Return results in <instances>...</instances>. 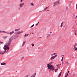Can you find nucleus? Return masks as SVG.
Here are the masks:
<instances>
[{
    "mask_svg": "<svg viewBox=\"0 0 77 77\" xmlns=\"http://www.w3.org/2000/svg\"><path fill=\"white\" fill-rule=\"evenodd\" d=\"M13 39V38H12V37L11 38L9 39L8 41L7 42V45H5L4 46V47L3 48L5 50V52H8V50H9V47L8 46L11 43V42H12Z\"/></svg>",
    "mask_w": 77,
    "mask_h": 77,
    "instance_id": "1",
    "label": "nucleus"
},
{
    "mask_svg": "<svg viewBox=\"0 0 77 77\" xmlns=\"http://www.w3.org/2000/svg\"><path fill=\"white\" fill-rule=\"evenodd\" d=\"M51 63H49L47 64V67L49 69H50V70H52V71H53L54 70V68L53 67V65H51Z\"/></svg>",
    "mask_w": 77,
    "mask_h": 77,
    "instance_id": "2",
    "label": "nucleus"
},
{
    "mask_svg": "<svg viewBox=\"0 0 77 77\" xmlns=\"http://www.w3.org/2000/svg\"><path fill=\"white\" fill-rule=\"evenodd\" d=\"M59 0H58L57 1L55 2L54 3H53L54 6H56L57 5L59 4Z\"/></svg>",
    "mask_w": 77,
    "mask_h": 77,
    "instance_id": "3",
    "label": "nucleus"
},
{
    "mask_svg": "<svg viewBox=\"0 0 77 77\" xmlns=\"http://www.w3.org/2000/svg\"><path fill=\"white\" fill-rule=\"evenodd\" d=\"M24 5V3L23 2H21L20 3L19 5V7L20 8H21Z\"/></svg>",
    "mask_w": 77,
    "mask_h": 77,
    "instance_id": "4",
    "label": "nucleus"
},
{
    "mask_svg": "<svg viewBox=\"0 0 77 77\" xmlns=\"http://www.w3.org/2000/svg\"><path fill=\"white\" fill-rule=\"evenodd\" d=\"M76 46H77V43H75L74 45V48H73V50H76V51L77 50V48H76Z\"/></svg>",
    "mask_w": 77,
    "mask_h": 77,
    "instance_id": "5",
    "label": "nucleus"
},
{
    "mask_svg": "<svg viewBox=\"0 0 77 77\" xmlns=\"http://www.w3.org/2000/svg\"><path fill=\"white\" fill-rule=\"evenodd\" d=\"M5 53V51H3L2 50H0V55H3Z\"/></svg>",
    "mask_w": 77,
    "mask_h": 77,
    "instance_id": "6",
    "label": "nucleus"
},
{
    "mask_svg": "<svg viewBox=\"0 0 77 77\" xmlns=\"http://www.w3.org/2000/svg\"><path fill=\"white\" fill-rule=\"evenodd\" d=\"M23 31L19 32H16L15 33V34H16V35H19V34H20V33H23Z\"/></svg>",
    "mask_w": 77,
    "mask_h": 77,
    "instance_id": "7",
    "label": "nucleus"
},
{
    "mask_svg": "<svg viewBox=\"0 0 77 77\" xmlns=\"http://www.w3.org/2000/svg\"><path fill=\"white\" fill-rule=\"evenodd\" d=\"M57 56V55H56L55 56H52L51 57V60H53V59H54L55 57H56Z\"/></svg>",
    "mask_w": 77,
    "mask_h": 77,
    "instance_id": "8",
    "label": "nucleus"
},
{
    "mask_svg": "<svg viewBox=\"0 0 77 77\" xmlns=\"http://www.w3.org/2000/svg\"><path fill=\"white\" fill-rule=\"evenodd\" d=\"M0 33H9L8 32H6L5 31H2L0 30Z\"/></svg>",
    "mask_w": 77,
    "mask_h": 77,
    "instance_id": "9",
    "label": "nucleus"
},
{
    "mask_svg": "<svg viewBox=\"0 0 77 77\" xmlns=\"http://www.w3.org/2000/svg\"><path fill=\"white\" fill-rule=\"evenodd\" d=\"M14 31H13L12 32H10V33L8 32L9 33H7L8 34H10V35H11L13 34V33H14Z\"/></svg>",
    "mask_w": 77,
    "mask_h": 77,
    "instance_id": "10",
    "label": "nucleus"
},
{
    "mask_svg": "<svg viewBox=\"0 0 77 77\" xmlns=\"http://www.w3.org/2000/svg\"><path fill=\"white\" fill-rule=\"evenodd\" d=\"M1 65H6V63H1Z\"/></svg>",
    "mask_w": 77,
    "mask_h": 77,
    "instance_id": "11",
    "label": "nucleus"
},
{
    "mask_svg": "<svg viewBox=\"0 0 77 77\" xmlns=\"http://www.w3.org/2000/svg\"><path fill=\"white\" fill-rule=\"evenodd\" d=\"M20 30V29H15V32H18V31H19Z\"/></svg>",
    "mask_w": 77,
    "mask_h": 77,
    "instance_id": "12",
    "label": "nucleus"
},
{
    "mask_svg": "<svg viewBox=\"0 0 77 77\" xmlns=\"http://www.w3.org/2000/svg\"><path fill=\"white\" fill-rule=\"evenodd\" d=\"M8 38V36H4L3 37V38L4 39H7Z\"/></svg>",
    "mask_w": 77,
    "mask_h": 77,
    "instance_id": "13",
    "label": "nucleus"
},
{
    "mask_svg": "<svg viewBox=\"0 0 77 77\" xmlns=\"http://www.w3.org/2000/svg\"><path fill=\"white\" fill-rule=\"evenodd\" d=\"M62 70H61V71L60 72L59 74V75L58 76V77H60V75H61V74H62Z\"/></svg>",
    "mask_w": 77,
    "mask_h": 77,
    "instance_id": "14",
    "label": "nucleus"
},
{
    "mask_svg": "<svg viewBox=\"0 0 77 77\" xmlns=\"http://www.w3.org/2000/svg\"><path fill=\"white\" fill-rule=\"evenodd\" d=\"M36 73H35L34 74L32 75L31 76V77H35V76H36Z\"/></svg>",
    "mask_w": 77,
    "mask_h": 77,
    "instance_id": "15",
    "label": "nucleus"
},
{
    "mask_svg": "<svg viewBox=\"0 0 77 77\" xmlns=\"http://www.w3.org/2000/svg\"><path fill=\"white\" fill-rule=\"evenodd\" d=\"M63 22H62V23H61V24L60 26L61 27H63Z\"/></svg>",
    "mask_w": 77,
    "mask_h": 77,
    "instance_id": "16",
    "label": "nucleus"
},
{
    "mask_svg": "<svg viewBox=\"0 0 77 77\" xmlns=\"http://www.w3.org/2000/svg\"><path fill=\"white\" fill-rule=\"evenodd\" d=\"M51 36V35L49 34H47V38H48L49 36Z\"/></svg>",
    "mask_w": 77,
    "mask_h": 77,
    "instance_id": "17",
    "label": "nucleus"
},
{
    "mask_svg": "<svg viewBox=\"0 0 77 77\" xmlns=\"http://www.w3.org/2000/svg\"><path fill=\"white\" fill-rule=\"evenodd\" d=\"M56 54H57V53H54L53 54H51V56H54V55H55Z\"/></svg>",
    "mask_w": 77,
    "mask_h": 77,
    "instance_id": "18",
    "label": "nucleus"
},
{
    "mask_svg": "<svg viewBox=\"0 0 77 77\" xmlns=\"http://www.w3.org/2000/svg\"><path fill=\"white\" fill-rule=\"evenodd\" d=\"M62 56H63V57H62V59L61 60V61H63V57H64V55H62Z\"/></svg>",
    "mask_w": 77,
    "mask_h": 77,
    "instance_id": "19",
    "label": "nucleus"
},
{
    "mask_svg": "<svg viewBox=\"0 0 77 77\" xmlns=\"http://www.w3.org/2000/svg\"><path fill=\"white\" fill-rule=\"evenodd\" d=\"M48 8H49V7H47L46 8H44V10L45 11V10H46V9H47Z\"/></svg>",
    "mask_w": 77,
    "mask_h": 77,
    "instance_id": "20",
    "label": "nucleus"
},
{
    "mask_svg": "<svg viewBox=\"0 0 77 77\" xmlns=\"http://www.w3.org/2000/svg\"><path fill=\"white\" fill-rule=\"evenodd\" d=\"M65 64H66V65H68V64H69V63H68V62L66 61V62Z\"/></svg>",
    "mask_w": 77,
    "mask_h": 77,
    "instance_id": "21",
    "label": "nucleus"
},
{
    "mask_svg": "<svg viewBox=\"0 0 77 77\" xmlns=\"http://www.w3.org/2000/svg\"><path fill=\"white\" fill-rule=\"evenodd\" d=\"M26 43V42H23V46H24L25 45V44Z\"/></svg>",
    "mask_w": 77,
    "mask_h": 77,
    "instance_id": "22",
    "label": "nucleus"
},
{
    "mask_svg": "<svg viewBox=\"0 0 77 77\" xmlns=\"http://www.w3.org/2000/svg\"><path fill=\"white\" fill-rule=\"evenodd\" d=\"M74 32H75V35H77L76 32H75V31H74Z\"/></svg>",
    "mask_w": 77,
    "mask_h": 77,
    "instance_id": "23",
    "label": "nucleus"
},
{
    "mask_svg": "<svg viewBox=\"0 0 77 77\" xmlns=\"http://www.w3.org/2000/svg\"><path fill=\"white\" fill-rule=\"evenodd\" d=\"M57 70H58V69H57H57L55 70V72H57Z\"/></svg>",
    "mask_w": 77,
    "mask_h": 77,
    "instance_id": "24",
    "label": "nucleus"
},
{
    "mask_svg": "<svg viewBox=\"0 0 77 77\" xmlns=\"http://www.w3.org/2000/svg\"><path fill=\"white\" fill-rule=\"evenodd\" d=\"M75 14H74L72 16L73 17H75Z\"/></svg>",
    "mask_w": 77,
    "mask_h": 77,
    "instance_id": "25",
    "label": "nucleus"
},
{
    "mask_svg": "<svg viewBox=\"0 0 77 77\" xmlns=\"http://www.w3.org/2000/svg\"><path fill=\"white\" fill-rule=\"evenodd\" d=\"M28 36V34H25L24 35V36L25 37H26V36Z\"/></svg>",
    "mask_w": 77,
    "mask_h": 77,
    "instance_id": "26",
    "label": "nucleus"
},
{
    "mask_svg": "<svg viewBox=\"0 0 77 77\" xmlns=\"http://www.w3.org/2000/svg\"><path fill=\"white\" fill-rule=\"evenodd\" d=\"M34 25L33 24L32 25V26H31L30 27L31 28H32V27H33V26H34Z\"/></svg>",
    "mask_w": 77,
    "mask_h": 77,
    "instance_id": "27",
    "label": "nucleus"
},
{
    "mask_svg": "<svg viewBox=\"0 0 77 77\" xmlns=\"http://www.w3.org/2000/svg\"><path fill=\"white\" fill-rule=\"evenodd\" d=\"M31 5H32V6H34V5L33 4V3H31L30 4Z\"/></svg>",
    "mask_w": 77,
    "mask_h": 77,
    "instance_id": "28",
    "label": "nucleus"
},
{
    "mask_svg": "<svg viewBox=\"0 0 77 77\" xmlns=\"http://www.w3.org/2000/svg\"><path fill=\"white\" fill-rule=\"evenodd\" d=\"M32 47H33L34 46V44L32 43Z\"/></svg>",
    "mask_w": 77,
    "mask_h": 77,
    "instance_id": "29",
    "label": "nucleus"
},
{
    "mask_svg": "<svg viewBox=\"0 0 77 77\" xmlns=\"http://www.w3.org/2000/svg\"><path fill=\"white\" fill-rule=\"evenodd\" d=\"M0 44H3V42L0 41Z\"/></svg>",
    "mask_w": 77,
    "mask_h": 77,
    "instance_id": "30",
    "label": "nucleus"
},
{
    "mask_svg": "<svg viewBox=\"0 0 77 77\" xmlns=\"http://www.w3.org/2000/svg\"><path fill=\"white\" fill-rule=\"evenodd\" d=\"M29 75H27L25 77H29Z\"/></svg>",
    "mask_w": 77,
    "mask_h": 77,
    "instance_id": "31",
    "label": "nucleus"
},
{
    "mask_svg": "<svg viewBox=\"0 0 77 77\" xmlns=\"http://www.w3.org/2000/svg\"><path fill=\"white\" fill-rule=\"evenodd\" d=\"M17 38H18V36H16L15 37V39H17Z\"/></svg>",
    "mask_w": 77,
    "mask_h": 77,
    "instance_id": "32",
    "label": "nucleus"
},
{
    "mask_svg": "<svg viewBox=\"0 0 77 77\" xmlns=\"http://www.w3.org/2000/svg\"><path fill=\"white\" fill-rule=\"evenodd\" d=\"M38 24H39V22H38L36 24V25L37 26V25H38Z\"/></svg>",
    "mask_w": 77,
    "mask_h": 77,
    "instance_id": "33",
    "label": "nucleus"
},
{
    "mask_svg": "<svg viewBox=\"0 0 77 77\" xmlns=\"http://www.w3.org/2000/svg\"><path fill=\"white\" fill-rule=\"evenodd\" d=\"M66 10H68V8L66 7Z\"/></svg>",
    "mask_w": 77,
    "mask_h": 77,
    "instance_id": "34",
    "label": "nucleus"
},
{
    "mask_svg": "<svg viewBox=\"0 0 77 77\" xmlns=\"http://www.w3.org/2000/svg\"><path fill=\"white\" fill-rule=\"evenodd\" d=\"M24 58V57H22V60H23V59Z\"/></svg>",
    "mask_w": 77,
    "mask_h": 77,
    "instance_id": "35",
    "label": "nucleus"
},
{
    "mask_svg": "<svg viewBox=\"0 0 77 77\" xmlns=\"http://www.w3.org/2000/svg\"><path fill=\"white\" fill-rule=\"evenodd\" d=\"M68 74H69V73L68 72L67 74L66 75H67L68 76Z\"/></svg>",
    "mask_w": 77,
    "mask_h": 77,
    "instance_id": "36",
    "label": "nucleus"
},
{
    "mask_svg": "<svg viewBox=\"0 0 77 77\" xmlns=\"http://www.w3.org/2000/svg\"><path fill=\"white\" fill-rule=\"evenodd\" d=\"M23 0H20V2H22Z\"/></svg>",
    "mask_w": 77,
    "mask_h": 77,
    "instance_id": "37",
    "label": "nucleus"
},
{
    "mask_svg": "<svg viewBox=\"0 0 77 77\" xmlns=\"http://www.w3.org/2000/svg\"><path fill=\"white\" fill-rule=\"evenodd\" d=\"M68 77V76L66 75V76H65V77Z\"/></svg>",
    "mask_w": 77,
    "mask_h": 77,
    "instance_id": "38",
    "label": "nucleus"
},
{
    "mask_svg": "<svg viewBox=\"0 0 77 77\" xmlns=\"http://www.w3.org/2000/svg\"><path fill=\"white\" fill-rule=\"evenodd\" d=\"M31 33H32V34H33V35H34V33H33V32H32Z\"/></svg>",
    "mask_w": 77,
    "mask_h": 77,
    "instance_id": "39",
    "label": "nucleus"
},
{
    "mask_svg": "<svg viewBox=\"0 0 77 77\" xmlns=\"http://www.w3.org/2000/svg\"><path fill=\"white\" fill-rule=\"evenodd\" d=\"M52 32H51L50 33V34H51V33H52Z\"/></svg>",
    "mask_w": 77,
    "mask_h": 77,
    "instance_id": "40",
    "label": "nucleus"
},
{
    "mask_svg": "<svg viewBox=\"0 0 77 77\" xmlns=\"http://www.w3.org/2000/svg\"><path fill=\"white\" fill-rule=\"evenodd\" d=\"M1 69H2L0 68V70H1Z\"/></svg>",
    "mask_w": 77,
    "mask_h": 77,
    "instance_id": "41",
    "label": "nucleus"
},
{
    "mask_svg": "<svg viewBox=\"0 0 77 77\" xmlns=\"http://www.w3.org/2000/svg\"><path fill=\"white\" fill-rule=\"evenodd\" d=\"M40 48H41L39 47V48H38V49H40Z\"/></svg>",
    "mask_w": 77,
    "mask_h": 77,
    "instance_id": "42",
    "label": "nucleus"
},
{
    "mask_svg": "<svg viewBox=\"0 0 77 77\" xmlns=\"http://www.w3.org/2000/svg\"><path fill=\"white\" fill-rule=\"evenodd\" d=\"M69 71H68V72H69Z\"/></svg>",
    "mask_w": 77,
    "mask_h": 77,
    "instance_id": "43",
    "label": "nucleus"
},
{
    "mask_svg": "<svg viewBox=\"0 0 77 77\" xmlns=\"http://www.w3.org/2000/svg\"><path fill=\"white\" fill-rule=\"evenodd\" d=\"M47 11H49V10H48Z\"/></svg>",
    "mask_w": 77,
    "mask_h": 77,
    "instance_id": "44",
    "label": "nucleus"
},
{
    "mask_svg": "<svg viewBox=\"0 0 77 77\" xmlns=\"http://www.w3.org/2000/svg\"><path fill=\"white\" fill-rule=\"evenodd\" d=\"M49 71H50V72L51 71V70H50Z\"/></svg>",
    "mask_w": 77,
    "mask_h": 77,
    "instance_id": "45",
    "label": "nucleus"
},
{
    "mask_svg": "<svg viewBox=\"0 0 77 77\" xmlns=\"http://www.w3.org/2000/svg\"><path fill=\"white\" fill-rule=\"evenodd\" d=\"M60 65H61V64H60Z\"/></svg>",
    "mask_w": 77,
    "mask_h": 77,
    "instance_id": "46",
    "label": "nucleus"
},
{
    "mask_svg": "<svg viewBox=\"0 0 77 77\" xmlns=\"http://www.w3.org/2000/svg\"><path fill=\"white\" fill-rule=\"evenodd\" d=\"M57 66H58V65H57Z\"/></svg>",
    "mask_w": 77,
    "mask_h": 77,
    "instance_id": "47",
    "label": "nucleus"
},
{
    "mask_svg": "<svg viewBox=\"0 0 77 77\" xmlns=\"http://www.w3.org/2000/svg\"><path fill=\"white\" fill-rule=\"evenodd\" d=\"M25 77H26V76H25Z\"/></svg>",
    "mask_w": 77,
    "mask_h": 77,
    "instance_id": "48",
    "label": "nucleus"
}]
</instances>
